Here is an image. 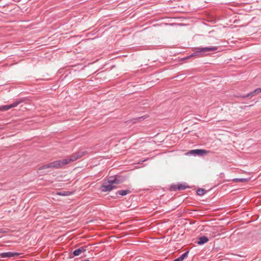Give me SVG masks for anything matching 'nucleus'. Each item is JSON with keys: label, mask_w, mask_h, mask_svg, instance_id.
Returning a JSON list of instances; mask_svg holds the SVG:
<instances>
[{"label": "nucleus", "mask_w": 261, "mask_h": 261, "mask_svg": "<svg viewBox=\"0 0 261 261\" xmlns=\"http://www.w3.org/2000/svg\"><path fill=\"white\" fill-rule=\"evenodd\" d=\"M84 155L85 152L79 151L72 154L65 159H63L60 160H56L47 165H44L40 169H44L49 168L56 169L60 168L66 165L69 164L75 161L77 159L83 156Z\"/></svg>", "instance_id": "obj_1"}, {"label": "nucleus", "mask_w": 261, "mask_h": 261, "mask_svg": "<svg viewBox=\"0 0 261 261\" xmlns=\"http://www.w3.org/2000/svg\"><path fill=\"white\" fill-rule=\"evenodd\" d=\"M121 181L117 177L111 178L103 182L100 190L102 192L110 191L115 188L114 185L119 184Z\"/></svg>", "instance_id": "obj_2"}, {"label": "nucleus", "mask_w": 261, "mask_h": 261, "mask_svg": "<svg viewBox=\"0 0 261 261\" xmlns=\"http://www.w3.org/2000/svg\"><path fill=\"white\" fill-rule=\"evenodd\" d=\"M189 153L193 155H203L209 153V151L205 149H195L190 150Z\"/></svg>", "instance_id": "obj_3"}, {"label": "nucleus", "mask_w": 261, "mask_h": 261, "mask_svg": "<svg viewBox=\"0 0 261 261\" xmlns=\"http://www.w3.org/2000/svg\"><path fill=\"white\" fill-rule=\"evenodd\" d=\"M217 49V47L213 46L211 47H202L196 48V53H205L208 51H215Z\"/></svg>", "instance_id": "obj_4"}, {"label": "nucleus", "mask_w": 261, "mask_h": 261, "mask_svg": "<svg viewBox=\"0 0 261 261\" xmlns=\"http://www.w3.org/2000/svg\"><path fill=\"white\" fill-rule=\"evenodd\" d=\"M19 103V101L15 102L10 105L1 106L0 107V111H7L12 108L17 106Z\"/></svg>", "instance_id": "obj_5"}, {"label": "nucleus", "mask_w": 261, "mask_h": 261, "mask_svg": "<svg viewBox=\"0 0 261 261\" xmlns=\"http://www.w3.org/2000/svg\"><path fill=\"white\" fill-rule=\"evenodd\" d=\"M19 254L18 253L15 252H4L0 254V256L2 258H6V257H12L15 256H18Z\"/></svg>", "instance_id": "obj_6"}, {"label": "nucleus", "mask_w": 261, "mask_h": 261, "mask_svg": "<svg viewBox=\"0 0 261 261\" xmlns=\"http://www.w3.org/2000/svg\"><path fill=\"white\" fill-rule=\"evenodd\" d=\"M86 251V247H85V246L81 247L80 248L75 250L73 251V254L74 256H78V255H80L82 253H83V252H85Z\"/></svg>", "instance_id": "obj_7"}, {"label": "nucleus", "mask_w": 261, "mask_h": 261, "mask_svg": "<svg viewBox=\"0 0 261 261\" xmlns=\"http://www.w3.org/2000/svg\"><path fill=\"white\" fill-rule=\"evenodd\" d=\"M261 92V88H257L255 89L252 92L249 93L247 94L246 96H244V98L248 97H252L254 94H257Z\"/></svg>", "instance_id": "obj_8"}, {"label": "nucleus", "mask_w": 261, "mask_h": 261, "mask_svg": "<svg viewBox=\"0 0 261 261\" xmlns=\"http://www.w3.org/2000/svg\"><path fill=\"white\" fill-rule=\"evenodd\" d=\"M208 241V239L207 237L203 236L198 238L197 243L199 245H202L204 243H206Z\"/></svg>", "instance_id": "obj_9"}, {"label": "nucleus", "mask_w": 261, "mask_h": 261, "mask_svg": "<svg viewBox=\"0 0 261 261\" xmlns=\"http://www.w3.org/2000/svg\"><path fill=\"white\" fill-rule=\"evenodd\" d=\"M210 235L211 236V237L212 238L216 237L217 235H218L219 234L217 231L216 227L212 228L211 229V230H210Z\"/></svg>", "instance_id": "obj_10"}, {"label": "nucleus", "mask_w": 261, "mask_h": 261, "mask_svg": "<svg viewBox=\"0 0 261 261\" xmlns=\"http://www.w3.org/2000/svg\"><path fill=\"white\" fill-rule=\"evenodd\" d=\"M129 193V190H120L118 191L117 193L121 195V196H124L126 194H128Z\"/></svg>", "instance_id": "obj_11"}, {"label": "nucleus", "mask_w": 261, "mask_h": 261, "mask_svg": "<svg viewBox=\"0 0 261 261\" xmlns=\"http://www.w3.org/2000/svg\"><path fill=\"white\" fill-rule=\"evenodd\" d=\"M188 188H189V186H187L185 185L180 184L177 185V189L179 190H184Z\"/></svg>", "instance_id": "obj_12"}, {"label": "nucleus", "mask_w": 261, "mask_h": 261, "mask_svg": "<svg viewBox=\"0 0 261 261\" xmlns=\"http://www.w3.org/2000/svg\"><path fill=\"white\" fill-rule=\"evenodd\" d=\"M205 191L204 189H199L197 191V193L198 195L201 196L204 194Z\"/></svg>", "instance_id": "obj_13"}, {"label": "nucleus", "mask_w": 261, "mask_h": 261, "mask_svg": "<svg viewBox=\"0 0 261 261\" xmlns=\"http://www.w3.org/2000/svg\"><path fill=\"white\" fill-rule=\"evenodd\" d=\"M246 180L245 179H238V181H244Z\"/></svg>", "instance_id": "obj_14"}, {"label": "nucleus", "mask_w": 261, "mask_h": 261, "mask_svg": "<svg viewBox=\"0 0 261 261\" xmlns=\"http://www.w3.org/2000/svg\"><path fill=\"white\" fill-rule=\"evenodd\" d=\"M194 56V55H191V56H190L189 57H188V58H189L190 57H193V56Z\"/></svg>", "instance_id": "obj_15"}]
</instances>
